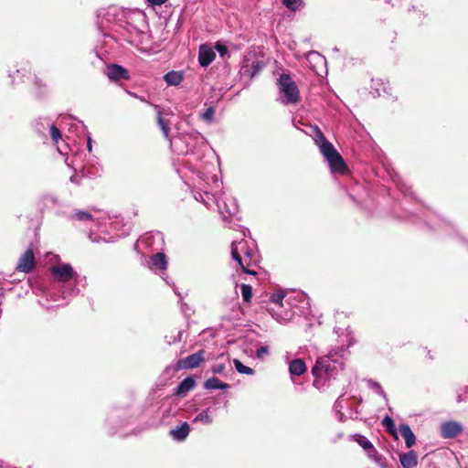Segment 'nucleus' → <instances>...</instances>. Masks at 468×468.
<instances>
[{
  "instance_id": "26",
  "label": "nucleus",
  "mask_w": 468,
  "mask_h": 468,
  "mask_svg": "<svg viewBox=\"0 0 468 468\" xmlns=\"http://www.w3.org/2000/svg\"><path fill=\"white\" fill-rule=\"evenodd\" d=\"M195 422H202L204 424H210L213 421V418L210 414L209 409H206L202 410L200 413H198L195 419Z\"/></svg>"
},
{
  "instance_id": "34",
  "label": "nucleus",
  "mask_w": 468,
  "mask_h": 468,
  "mask_svg": "<svg viewBox=\"0 0 468 468\" xmlns=\"http://www.w3.org/2000/svg\"><path fill=\"white\" fill-rule=\"evenodd\" d=\"M309 61H314L316 63L324 64L325 58L316 51H311L306 55Z\"/></svg>"
},
{
  "instance_id": "5",
  "label": "nucleus",
  "mask_w": 468,
  "mask_h": 468,
  "mask_svg": "<svg viewBox=\"0 0 468 468\" xmlns=\"http://www.w3.org/2000/svg\"><path fill=\"white\" fill-rule=\"evenodd\" d=\"M170 145L178 154H195L200 158L206 142L201 133L195 132L171 139Z\"/></svg>"
},
{
  "instance_id": "12",
  "label": "nucleus",
  "mask_w": 468,
  "mask_h": 468,
  "mask_svg": "<svg viewBox=\"0 0 468 468\" xmlns=\"http://www.w3.org/2000/svg\"><path fill=\"white\" fill-rule=\"evenodd\" d=\"M463 431L461 423L455 420H448L442 422L440 427L441 436L443 439H452L458 436Z\"/></svg>"
},
{
  "instance_id": "11",
  "label": "nucleus",
  "mask_w": 468,
  "mask_h": 468,
  "mask_svg": "<svg viewBox=\"0 0 468 468\" xmlns=\"http://www.w3.org/2000/svg\"><path fill=\"white\" fill-rule=\"evenodd\" d=\"M204 354V350H199L195 354L179 359L176 362L177 369H193L199 367L200 364L205 360Z\"/></svg>"
},
{
  "instance_id": "37",
  "label": "nucleus",
  "mask_w": 468,
  "mask_h": 468,
  "mask_svg": "<svg viewBox=\"0 0 468 468\" xmlns=\"http://www.w3.org/2000/svg\"><path fill=\"white\" fill-rule=\"evenodd\" d=\"M215 109L214 107H208L202 114V119L207 122H211L214 119Z\"/></svg>"
},
{
  "instance_id": "43",
  "label": "nucleus",
  "mask_w": 468,
  "mask_h": 468,
  "mask_svg": "<svg viewBox=\"0 0 468 468\" xmlns=\"http://www.w3.org/2000/svg\"><path fill=\"white\" fill-rule=\"evenodd\" d=\"M268 352H269L268 346H261L260 348L257 349V356L262 357L263 355L268 354Z\"/></svg>"
},
{
  "instance_id": "40",
  "label": "nucleus",
  "mask_w": 468,
  "mask_h": 468,
  "mask_svg": "<svg viewBox=\"0 0 468 468\" xmlns=\"http://www.w3.org/2000/svg\"><path fill=\"white\" fill-rule=\"evenodd\" d=\"M34 85L39 90L38 95H41L46 88V83L43 82L40 79L36 78Z\"/></svg>"
},
{
  "instance_id": "15",
  "label": "nucleus",
  "mask_w": 468,
  "mask_h": 468,
  "mask_svg": "<svg viewBox=\"0 0 468 468\" xmlns=\"http://www.w3.org/2000/svg\"><path fill=\"white\" fill-rule=\"evenodd\" d=\"M190 432V426L187 422H183L181 425L170 430L169 435L176 441H185Z\"/></svg>"
},
{
  "instance_id": "19",
  "label": "nucleus",
  "mask_w": 468,
  "mask_h": 468,
  "mask_svg": "<svg viewBox=\"0 0 468 468\" xmlns=\"http://www.w3.org/2000/svg\"><path fill=\"white\" fill-rule=\"evenodd\" d=\"M400 435L403 437L406 446L411 448L416 442V437L408 424H401L399 426Z\"/></svg>"
},
{
  "instance_id": "24",
  "label": "nucleus",
  "mask_w": 468,
  "mask_h": 468,
  "mask_svg": "<svg viewBox=\"0 0 468 468\" xmlns=\"http://www.w3.org/2000/svg\"><path fill=\"white\" fill-rule=\"evenodd\" d=\"M207 389H227L229 388V385L220 381L217 378H208L204 385Z\"/></svg>"
},
{
  "instance_id": "46",
  "label": "nucleus",
  "mask_w": 468,
  "mask_h": 468,
  "mask_svg": "<svg viewBox=\"0 0 468 468\" xmlns=\"http://www.w3.org/2000/svg\"><path fill=\"white\" fill-rule=\"evenodd\" d=\"M87 147H88L89 152H91L92 145H91V138L90 136L88 137V140H87Z\"/></svg>"
},
{
  "instance_id": "13",
  "label": "nucleus",
  "mask_w": 468,
  "mask_h": 468,
  "mask_svg": "<svg viewBox=\"0 0 468 468\" xmlns=\"http://www.w3.org/2000/svg\"><path fill=\"white\" fill-rule=\"evenodd\" d=\"M105 74L112 81L127 80L130 79L128 70L118 64L108 65Z\"/></svg>"
},
{
  "instance_id": "3",
  "label": "nucleus",
  "mask_w": 468,
  "mask_h": 468,
  "mask_svg": "<svg viewBox=\"0 0 468 468\" xmlns=\"http://www.w3.org/2000/svg\"><path fill=\"white\" fill-rule=\"evenodd\" d=\"M348 344L346 347L338 346L333 348L328 355L317 358L315 365L312 368V374L314 377V386L319 388L324 383L322 380H330L341 370L344 369L345 360L348 355Z\"/></svg>"
},
{
  "instance_id": "23",
  "label": "nucleus",
  "mask_w": 468,
  "mask_h": 468,
  "mask_svg": "<svg viewBox=\"0 0 468 468\" xmlns=\"http://www.w3.org/2000/svg\"><path fill=\"white\" fill-rule=\"evenodd\" d=\"M195 385L196 382L192 378H186L177 386L176 394L179 396H185L195 388Z\"/></svg>"
},
{
  "instance_id": "48",
  "label": "nucleus",
  "mask_w": 468,
  "mask_h": 468,
  "mask_svg": "<svg viewBox=\"0 0 468 468\" xmlns=\"http://www.w3.org/2000/svg\"><path fill=\"white\" fill-rule=\"evenodd\" d=\"M129 94H130L131 96H133V97L138 98V96H137L135 93L129 92ZM139 99H140V101H144V102H145V101H145V99H144V98H143V97H139Z\"/></svg>"
},
{
  "instance_id": "47",
  "label": "nucleus",
  "mask_w": 468,
  "mask_h": 468,
  "mask_svg": "<svg viewBox=\"0 0 468 468\" xmlns=\"http://www.w3.org/2000/svg\"><path fill=\"white\" fill-rule=\"evenodd\" d=\"M30 262H31V270L34 268V265H35V258H34V253L33 251L31 250V260H30Z\"/></svg>"
},
{
  "instance_id": "32",
  "label": "nucleus",
  "mask_w": 468,
  "mask_h": 468,
  "mask_svg": "<svg viewBox=\"0 0 468 468\" xmlns=\"http://www.w3.org/2000/svg\"><path fill=\"white\" fill-rule=\"evenodd\" d=\"M382 425L386 428V430L392 435H396V428L394 421L391 417L385 416L382 420Z\"/></svg>"
},
{
  "instance_id": "14",
  "label": "nucleus",
  "mask_w": 468,
  "mask_h": 468,
  "mask_svg": "<svg viewBox=\"0 0 468 468\" xmlns=\"http://www.w3.org/2000/svg\"><path fill=\"white\" fill-rule=\"evenodd\" d=\"M215 50L209 45L203 44L199 47L198 62L200 66L207 67L215 59Z\"/></svg>"
},
{
  "instance_id": "20",
  "label": "nucleus",
  "mask_w": 468,
  "mask_h": 468,
  "mask_svg": "<svg viewBox=\"0 0 468 468\" xmlns=\"http://www.w3.org/2000/svg\"><path fill=\"white\" fill-rule=\"evenodd\" d=\"M156 113H157V124L160 127L164 136L167 140H171L169 137L170 128H169V121L163 117L162 112L157 105H154Z\"/></svg>"
},
{
  "instance_id": "29",
  "label": "nucleus",
  "mask_w": 468,
  "mask_h": 468,
  "mask_svg": "<svg viewBox=\"0 0 468 468\" xmlns=\"http://www.w3.org/2000/svg\"><path fill=\"white\" fill-rule=\"evenodd\" d=\"M233 364L235 366L236 370L239 374H245V375H253L254 371L251 367H249L245 365H243L239 359L235 358L233 360Z\"/></svg>"
},
{
  "instance_id": "35",
  "label": "nucleus",
  "mask_w": 468,
  "mask_h": 468,
  "mask_svg": "<svg viewBox=\"0 0 468 468\" xmlns=\"http://www.w3.org/2000/svg\"><path fill=\"white\" fill-rule=\"evenodd\" d=\"M355 441L366 451L371 448L372 443L363 435H355Z\"/></svg>"
},
{
  "instance_id": "28",
  "label": "nucleus",
  "mask_w": 468,
  "mask_h": 468,
  "mask_svg": "<svg viewBox=\"0 0 468 468\" xmlns=\"http://www.w3.org/2000/svg\"><path fill=\"white\" fill-rule=\"evenodd\" d=\"M71 218L79 221H94L93 215L90 212L85 210L76 211L71 215Z\"/></svg>"
},
{
  "instance_id": "17",
  "label": "nucleus",
  "mask_w": 468,
  "mask_h": 468,
  "mask_svg": "<svg viewBox=\"0 0 468 468\" xmlns=\"http://www.w3.org/2000/svg\"><path fill=\"white\" fill-rule=\"evenodd\" d=\"M399 462L403 468H414L418 464V456L414 451L399 454Z\"/></svg>"
},
{
  "instance_id": "9",
  "label": "nucleus",
  "mask_w": 468,
  "mask_h": 468,
  "mask_svg": "<svg viewBox=\"0 0 468 468\" xmlns=\"http://www.w3.org/2000/svg\"><path fill=\"white\" fill-rule=\"evenodd\" d=\"M263 60L257 57L255 53H248L244 56L239 74L246 83H249L264 68Z\"/></svg>"
},
{
  "instance_id": "30",
  "label": "nucleus",
  "mask_w": 468,
  "mask_h": 468,
  "mask_svg": "<svg viewBox=\"0 0 468 468\" xmlns=\"http://www.w3.org/2000/svg\"><path fill=\"white\" fill-rule=\"evenodd\" d=\"M283 5L290 10L296 11L303 6V0H282Z\"/></svg>"
},
{
  "instance_id": "2",
  "label": "nucleus",
  "mask_w": 468,
  "mask_h": 468,
  "mask_svg": "<svg viewBox=\"0 0 468 468\" xmlns=\"http://www.w3.org/2000/svg\"><path fill=\"white\" fill-rule=\"evenodd\" d=\"M49 271L53 281L59 287V294L54 296V301L58 299L68 300L78 294L81 288L87 285L85 276H80L69 263L57 262L50 266Z\"/></svg>"
},
{
  "instance_id": "44",
  "label": "nucleus",
  "mask_w": 468,
  "mask_h": 468,
  "mask_svg": "<svg viewBox=\"0 0 468 468\" xmlns=\"http://www.w3.org/2000/svg\"><path fill=\"white\" fill-rule=\"evenodd\" d=\"M153 5H161L165 4L167 0H146Z\"/></svg>"
},
{
  "instance_id": "49",
  "label": "nucleus",
  "mask_w": 468,
  "mask_h": 468,
  "mask_svg": "<svg viewBox=\"0 0 468 468\" xmlns=\"http://www.w3.org/2000/svg\"><path fill=\"white\" fill-rule=\"evenodd\" d=\"M69 119H70V117L64 116V117H61L60 122H65L66 120H69Z\"/></svg>"
},
{
  "instance_id": "41",
  "label": "nucleus",
  "mask_w": 468,
  "mask_h": 468,
  "mask_svg": "<svg viewBox=\"0 0 468 468\" xmlns=\"http://www.w3.org/2000/svg\"><path fill=\"white\" fill-rule=\"evenodd\" d=\"M225 365L224 364H215L212 366V372L214 374H222L225 371Z\"/></svg>"
},
{
  "instance_id": "27",
  "label": "nucleus",
  "mask_w": 468,
  "mask_h": 468,
  "mask_svg": "<svg viewBox=\"0 0 468 468\" xmlns=\"http://www.w3.org/2000/svg\"><path fill=\"white\" fill-rule=\"evenodd\" d=\"M62 144L60 145L59 143L58 144H55L57 146V150L58 152L61 154V155H65V156H68L69 154V146L68 144L64 143L62 141ZM65 163L67 164L68 166H70V167H73L75 170H77V167L75 166V165L73 164V161L71 163L69 162V157L66 158L65 160Z\"/></svg>"
},
{
  "instance_id": "39",
  "label": "nucleus",
  "mask_w": 468,
  "mask_h": 468,
  "mask_svg": "<svg viewBox=\"0 0 468 468\" xmlns=\"http://www.w3.org/2000/svg\"><path fill=\"white\" fill-rule=\"evenodd\" d=\"M367 452V456L374 460V461H378V451L375 449V447L373 446V444L371 445V448H368V450H366Z\"/></svg>"
},
{
  "instance_id": "6",
  "label": "nucleus",
  "mask_w": 468,
  "mask_h": 468,
  "mask_svg": "<svg viewBox=\"0 0 468 468\" xmlns=\"http://www.w3.org/2000/svg\"><path fill=\"white\" fill-rule=\"evenodd\" d=\"M231 257L244 273L257 274L255 271L250 269V266L258 261L254 244L250 246L245 239L233 241L231 244Z\"/></svg>"
},
{
  "instance_id": "50",
  "label": "nucleus",
  "mask_w": 468,
  "mask_h": 468,
  "mask_svg": "<svg viewBox=\"0 0 468 468\" xmlns=\"http://www.w3.org/2000/svg\"><path fill=\"white\" fill-rule=\"evenodd\" d=\"M335 408L340 407V401H339V399H337V400H336V402L335 403Z\"/></svg>"
},
{
  "instance_id": "38",
  "label": "nucleus",
  "mask_w": 468,
  "mask_h": 468,
  "mask_svg": "<svg viewBox=\"0 0 468 468\" xmlns=\"http://www.w3.org/2000/svg\"><path fill=\"white\" fill-rule=\"evenodd\" d=\"M369 386L379 395L386 399V393L378 382L370 381Z\"/></svg>"
},
{
  "instance_id": "51",
  "label": "nucleus",
  "mask_w": 468,
  "mask_h": 468,
  "mask_svg": "<svg viewBox=\"0 0 468 468\" xmlns=\"http://www.w3.org/2000/svg\"><path fill=\"white\" fill-rule=\"evenodd\" d=\"M175 292L177 294V296H180V297H181L180 293H179V292H177L176 290H175Z\"/></svg>"
},
{
  "instance_id": "18",
  "label": "nucleus",
  "mask_w": 468,
  "mask_h": 468,
  "mask_svg": "<svg viewBox=\"0 0 468 468\" xmlns=\"http://www.w3.org/2000/svg\"><path fill=\"white\" fill-rule=\"evenodd\" d=\"M307 367L301 358H296L289 362V372L291 376H302L305 373Z\"/></svg>"
},
{
  "instance_id": "36",
  "label": "nucleus",
  "mask_w": 468,
  "mask_h": 468,
  "mask_svg": "<svg viewBox=\"0 0 468 468\" xmlns=\"http://www.w3.org/2000/svg\"><path fill=\"white\" fill-rule=\"evenodd\" d=\"M183 331H178L176 335H166L165 340L168 345L176 344L182 340Z\"/></svg>"
},
{
  "instance_id": "7",
  "label": "nucleus",
  "mask_w": 468,
  "mask_h": 468,
  "mask_svg": "<svg viewBox=\"0 0 468 468\" xmlns=\"http://www.w3.org/2000/svg\"><path fill=\"white\" fill-rule=\"evenodd\" d=\"M194 197L196 200L202 202L207 208L211 207L212 204L216 202L224 220H227L229 217L238 213V206L234 198H216L211 193L207 191L203 193L197 192L194 195Z\"/></svg>"
},
{
  "instance_id": "16",
  "label": "nucleus",
  "mask_w": 468,
  "mask_h": 468,
  "mask_svg": "<svg viewBox=\"0 0 468 468\" xmlns=\"http://www.w3.org/2000/svg\"><path fill=\"white\" fill-rule=\"evenodd\" d=\"M150 268L152 270H165L167 268L166 256L163 252H157L150 258Z\"/></svg>"
},
{
  "instance_id": "8",
  "label": "nucleus",
  "mask_w": 468,
  "mask_h": 468,
  "mask_svg": "<svg viewBox=\"0 0 468 468\" xmlns=\"http://www.w3.org/2000/svg\"><path fill=\"white\" fill-rule=\"evenodd\" d=\"M278 86L281 101L283 104H293L299 101V89L290 75L282 74L278 80Z\"/></svg>"
},
{
  "instance_id": "10",
  "label": "nucleus",
  "mask_w": 468,
  "mask_h": 468,
  "mask_svg": "<svg viewBox=\"0 0 468 468\" xmlns=\"http://www.w3.org/2000/svg\"><path fill=\"white\" fill-rule=\"evenodd\" d=\"M285 297V292L283 291H278L271 294L270 300L271 302L276 305L277 309L270 308L269 312L271 316L277 320L281 324L287 323L292 317V312L291 310H285L282 314L279 312L278 309L283 307V299Z\"/></svg>"
},
{
  "instance_id": "31",
  "label": "nucleus",
  "mask_w": 468,
  "mask_h": 468,
  "mask_svg": "<svg viewBox=\"0 0 468 468\" xmlns=\"http://www.w3.org/2000/svg\"><path fill=\"white\" fill-rule=\"evenodd\" d=\"M241 295L246 303H250L252 298V288L250 285L242 283L240 285Z\"/></svg>"
},
{
  "instance_id": "1",
  "label": "nucleus",
  "mask_w": 468,
  "mask_h": 468,
  "mask_svg": "<svg viewBox=\"0 0 468 468\" xmlns=\"http://www.w3.org/2000/svg\"><path fill=\"white\" fill-rule=\"evenodd\" d=\"M101 23L102 25H112L110 28L112 32L119 34L135 47L144 44L147 37L144 32L145 16L141 11H130L111 6L103 14Z\"/></svg>"
},
{
  "instance_id": "33",
  "label": "nucleus",
  "mask_w": 468,
  "mask_h": 468,
  "mask_svg": "<svg viewBox=\"0 0 468 468\" xmlns=\"http://www.w3.org/2000/svg\"><path fill=\"white\" fill-rule=\"evenodd\" d=\"M49 133L54 144H58L61 139V133L56 125H50Z\"/></svg>"
},
{
  "instance_id": "25",
  "label": "nucleus",
  "mask_w": 468,
  "mask_h": 468,
  "mask_svg": "<svg viewBox=\"0 0 468 468\" xmlns=\"http://www.w3.org/2000/svg\"><path fill=\"white\" fill-rule=\"evenodd\" d=\"M16 270L23 271L25 273L29 272V249H27L22 255V257L16 266Z\"/></svg>"
},
{
  "instance_id": "4",
  "label": "nucleus",
  "mask_w": 468,
  "mask_h": 468,
  "mask_svg": "<svg viewBox=\"0 0 468 468\" xmlns=\"http://www.w3.org/2000/svg\"><path fill=\"white\" fill-rule=\"evenodd\" d=\"M314 140L326 160L331 172L344 175L347 171V166L343 157L335 150V146L324 137L318 127L314 129Z\"/></svg>"
},
{
  "instance_id": "21",
  "label": "nucleus",
  "mask_w": 468,
  "mask_h": 468,
  "mask_svg": "<svg viewBox=\"0 0 468 468\" xmlns=\"http://www.w3.org/2000/svg\"><path fill=\"white\" fill-rule=\"evenodd\" d=\"M164 80L168 86H178L184 80V74L181 71L171 70L164 76Z\"/></svg>"
},
{
  "instance_id": "45",
  "label": "nucleus",
  "mask_w": 468,
  "mask_h": 468,
  "mask_svg": "<svg viewBox=\"0 0 468 468\" xmlns=\"http://www.w3.org/2000/svg\"><path fill=\"white\" fill-rule=\"evenodd\" d=\"M54 202H55V200H54L53 197H45V206L48 207V206H49L51 204H54Z\"/></svg>"
},
{
  "instance_id": "42",
  "label": "nucleus",
  "mask_w": 468,
  "mask_h": 468,
  "mask_svg": "<svg viewBox=\"0 0 468 468\" xmlns=\"http://www.w3.org/2000/svg\"><path fill=\"white\" fill-rule=\"evenodd\" d=\"M215 49L219 53L221 57H224L228 52V48L225 45L219 43L216 44Z\"/></svg>"
},
{
  "instance_id": "22",
  "label": "nucleus",
  "mask_w": 468,
  "mask_h": 468,
  "mask_svg": "<svg viewBox=\"0 0 468 468\" xmlns=\"http://www.w3.org/2000/svg\"><path fill=\"white\" fill-rule=\"evenodd\" d=\"M157 239L160 242H163V236L161 233L157 232L155 234L150 233L141 237L137 241V246H145L147 248L153 247V241Z\"/></svg>"
}]
</instances>
